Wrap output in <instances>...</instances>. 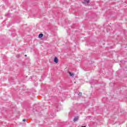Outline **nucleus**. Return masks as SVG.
<instances>
[{"label":"nucleus","instance_id":"nucleus-9","mask_svg":"<svg viewBox=\"0 0 127 127\" xmlns=\"http://www.w3.org/2000/svg\"><path fill=\"white\" fill-rule=\"evenodd\" d=\"M25 57H26V56H27L26 55H25Z\"/></svg>","mask_w":127,"mask_h":127},{"label":"nucleus","instance_id":"nucleus-8","mask_svg":"<svg viewBox=\"0 0 127 127\" xmlns=\"http://www.w3.org/2000/svg\"><path fill=\"white\" fill-rule=\"evenodd\" d=\"M85 127V126H82V127Z\"/></svg>","mask_w":127,"mask_h":127},{"label":"nucleus","instance_id":"nucleus-1","mask_svg":"<svg viewBox=\"0 0 127 127\" xmlns=\"http://www.w3.org/2000/svg\"><path fill=\"white\" fill-rule=\"evenodd\" d=\"M82 2L85 5L89 4V3L90 2V0H83Z\"/></svg>","mask_w":127,"mask_h":127},{"label":"nucleus","instance_id":"nucleus-3","mask_svg":"<svg viewBox=\"0 0 127 127\" xmlns=\"http://www.w3.org/2000/svg\"><path fill=\"white\" fill-rule=\"evenodd\" d=\"M78 120H79V118L78 117H75L74 120H73V121L74 122H77V121H78Z\"/></svg>","mask_w":127,"mask_h":127},{"label":"nucleus","instance_id":"nucleus-4","mask_svg":"<svg viewBox=\"0 0 127 127\" xmlns=\"http://www.w3.org/2000/svg\"><path fill=\"white\" fill-rule=\"evenodd\" d=\"M69 75L71 76V77L74 76V73H71V72H69Z\"/></svg>","mask_w":127,"mask_h":127},{"label":"nucleus","instance_id":"nucleus-7","mask_svg":"<svg viewBox=\"0 0 127 127\" xmlns=\"http://www.w3.org/2000/svg\"><path fill=\"white\" fill-rule=\"evenodd\" d=\"M26 119H23V122H26Z\"/></svg>","mask_w":127,"mask_h":127},{"label":"nucleus","instance_id":"nucleus-2","mask_svg":"<svg viewBox=\"0 0 127 127\" xmlns=\"http://www.w3.org/2000/svg\"><path fill=\"white\" fill-rule=\"evenodd\" d=\"M54 61L55 63H58V62H59L58 58H57V57H55Z\"/></svg>","mask_w":127,"mask_h":127},{"label":"nucleus","instance_id":"nucleus-6","mask_svg":"<svg viewBox=\"0 0 127 127\" xmlns=\"http://www.w3.org/2000/svg\"><path fill=\"white\" fill-rule=\"evenodd\" d=\"M78 96H80V97H81V96H82V92H79L78 94Z\"/></svg>","mask_w":127,"mask_h":127},{"label":"nucleus","instance_id":"nucleus-5","mask_svg":"<svg viewBox=\"0 0 127 127\" xmlns=\"http://www.w3.org/2000/svg\"><path fill=\"white\" fill-rule=\"evenodd\" d=\"M39 38H41V37H43V34H40L39 35Z\"/></svg>","mask_w":127,"mask_h":127}]
</instances>
